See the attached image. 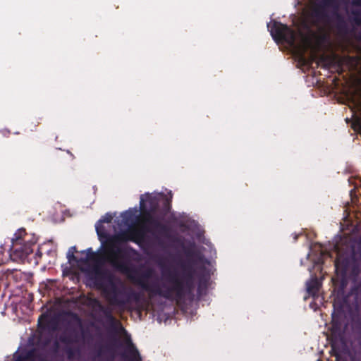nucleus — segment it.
Instances as JSON below:
<instances>
[{
  "mask_svg": "<svg viewBox=\"0 0 361 361\" xmlns=\"http://www.w3.org/2000/svg\"><path fill=\"white\" fill-rule=\"evenodd\" d=\"M130 241L128 231L119 235L109 238L100 252V256L105 259L114 268L125 274L134 283L140 286L150 295H159L168 300L174 299L177 303L183 301L186 296L192 295L194 289L195 271L190 263L181 264L183 271L180 274L176 271H162V275L166 282L171 284L167 286L163 284L161 288L156 282L148 283L147 280L153 274V271L148 269L141 274L130 262L131 253L136 254V250L130 247H121L119 243Z\"/></svg>",
  "mask_w": 361,
  "mask_h": 361,
  "instance_id": "nucleus-1",
  "label": "nucleus"
},
{
  "mask_svg": "<svg viewBox=\"0 0 361 361\" xmlns=\"http://www.w3.org/2000/svg\"><path fill=\"white\" fill-rule=\"evenodd\" d=\"M37 242V237L34 233H27L23 228L18 229L11 240V258L15 262H23L29 255L32 253L33 247Z\"/></svg>",
  "mask_w": 361,
  "mask_h": 361,
  "instance_id": "nucleus-2",
  "label": "nucleus"
},
{
  "mask_svg": "<svg viewBox=\"0 0 361 361\" xmlns=\"http://www.w3.org/2000/svg\"><path fill=\"white\" fill-rule=\"evenodd\" d=\"M90 279L93 281L94 286L102 290L108 300L109 297L114 293H123V291L118 290V288L114 283V275L108 270L94 267Z\"/></svg>",
  "mask_w": 361,
  "mask_h": 361,
  "instance_id": "nucleus-3",
  "label": "nucleus"
},
{
  "mask_svg": "<svg viewBox=\"0 0 361 361\" xmlns=\"http://www.w3.org/2000/svg\"><path fill=\"white\" fill-rule=\"evenodd\" d=\"M268 29L276 42L283 41L290 46H294L296 42L295 32L286 24L274 20L272 24L268 23Z\"/></svg>",
  "mask_w": 361,
  "mask_h": 361,
  "instance_id": "nucleus-4",
  "label": "nucleus"
},
{
  "mask_svg": "<svg viewBox=\"0 0 361 361\" xmlns=\"http://www.w3.org/2000/svg\"><path fill=\"white\" fill-rule=\"evenodd\" d=\"M118 290L123 291V293H114L109 297V302L111 305L123 309L131 301L138 302L140 300V294L134 290L126 292L124 289L119 288Z\"/></svg>",
  "mask_w": 361,
  "mask_h": 361,
  "instance_id": "nucleus-5",
  "label": "nucleus"
},
{
  "mask_svg": "<svg viewBox=\"0 0 361 361\" xmlns=\"http://www.w3.org/2000/svg\"><path fill=\"white\" fill-rule=\"evenodd\" d=\"M335 3L336 0H322L312 7L311 17L314 19V24L319 23H328L329 22L326 8L332 6Z\"/></svg>",
  "mask_w": 361,
  "mask_h": 361,
  "instance_id": "nucleus-6",
  "label": "nucleus"
},
{
  "mask_svg": "<svg viewBox=\"0 0 361 361\" xmlns=\"http://www.w3.org/2000/svg\"><path fill=\"white\" fill-rule=\"evenodd\" d=\"M140 209L141 214L139 219V223L145 231L151 232L152 231L150 228H148V225L154 220L155 218L154 214L157 212L147 210V204L145 203L144 195L140 196Z\"/></svg>",
  "mask_w": 361,
  "mask_h": 361,
  "instance_id": "nucleus-7",
  "label": "nucleus"
},
{
  "mask_svg": "<svg viewBox=\"0 0 361 361\" xmlns=\"http://www.w3.org/2000/svg\"><path fill=\"white\" fill-rule=\"evenodd\" d=\"M41 360L40 353L36 348L30 350L23 349L16 352L13 355L12 361H37Z\"/></svg>",
  "mask_w": 361,
  "mask_h": 361,
  "instance_id": "nucleus-8",
  "label": "nucleus"
},
{
  "mask_svg": "<svg viewBox=\"0 0 361 361\" xmlns=\"http://www.w3.org/2000/svg\"><path fill=\"white\" fill-rule=\"evenodd\" d=\"M92 303L94 308H97L100 312L103 313L104 317L109 322L111 326L114 327L118 324L121 325V323L118 322L117 319L114 317L112 310L109 307L104 306L97 298L92 299Z\"/></svg>",
  "mask_w": 361,
  "mask_h": 361,
  "instance_id": "nucleus-9",
  "label": "nucleus"
},
{
  "mask_svg": "<svg viewBox=\"0 0 361 361\" xmlns=\"http://www.w3.org/2000/svg\"><path fill=\"white\" fill-rule=\"evenodd\" d=\"M121 357L125 361H142L139 351L130 339L128 340L127 353H122Z\"/></svg>",
  "mask_w": 361,
  "mask_h": 361,
  "instance_id": "nucleus-10",
  "label": "nucleus"
},
{
  "mask_svg": "<svg viewBox=\"0 0 361 361\" xmlns=\"http://www.w3.org/2000/svg\"><path fill=\"white\" fill-rule=\"evenodd\" d=\"M354 260V253H353L350 257H343L339 255L335 260V267L336 269L340 270L343 274H345L348 271L352 262Z\"/></svg>",
  "mask_w": 361,
  "mask_h": 361,
  "instance_id": "nucleus-11",
  "label": "nucleus"
},
{
  "mask_svg": "<svg viewBox=\"0 0 361 361\" xmlns=\"http://www.w3.org/2000/svg\"><path fill=\"white\" fill-rule=\"evenodd\" d=\"M127 231L130 235V242L140 244L144 241L146 231L142 227L140 228L129 227Z\"/></svg>",
  "mask_w": 361,
  "mask_h": 361,
  "instance_id": "nucleus-12",
  "label": "nucleus"
},
{
  "mask_svg": "<svg viewBox=\"0 0 361 361\" xmlns=\"http://www.w3.org/2000/svg\"><path fill=\"white\" fill-rule=\"evenodd\" d=\"M59 339L61 343L67 345L77 343L79 341L78 336L74 330H71L69 332H63L60 335Z\"/></svg>",
  "mask_w": 361,
  "mask_h": 361,
  "instance_id": "nucleus-13",
  "label": "nucleus"
},
{
  "mask_svg": "<svg viewBox=\"0 0 361 361\" xmlns=\"http://www.w3.org/2000/svg\"><path fill=\"white\" fill-rule=\"evenodd\" d=\"M342 322L340 318L332 314V321L331 326V333L334 337H340L342 336Z\"/></svg>",
  "mask_w": 361,
  "mask_h": 361,
  "instance_id": "nucleus-14",
  "label": "nucleus"
},
{
  "mask_svg": "<svg viewBox=\"0 0 361 361\" xmlns=\"http://www.w3.org/2000/svg\"><path fill=\"white\" fill-rule=\"evenodd\" d=\"M144 195L145 203L147 204V210L157 212L159 209V200L156 196L149 194Z\"/></svg>",
  "mask_w": 361,
  "mask_h": 361,
  "instance_id": "nucleus-15",
  "label": "nucleus"
},
{
  "mask_svg": "<svg viewBox=\"0 0 361 361\" xmlns=\"http://www.w3.org/2000/svg\"><path fill=\"white\" fill-rule=\"evenodd\" d=\"M321 283L317 278L312 279L307 283V291L313 298L318 296Z\"/></svg>",
  "mask_w": 361,
  "mask_h": 361,
  "instance_id": "nucleus-16",
  "label": "nucleus"
},
{
  "mask_svg": "<svg viewBox=\"0 0 361 361\" xmlns=\"http://www.w3.org/2000/svg\"><path fill=\"white\" fill-rule=\"evenodd\" d=\"M336 24L335 27L338 32L344 33L347 32L348 25L344 17L338 12L335 13Z\"/></svg>",
  "mask_w": 361,
  "mask_h": 361,
  "instance_id": "nucleus-17",
  "label": "nucleus"
},
{
  "mask_svg": "<svg viewBox=\"0 0 361 361\" xmlns=\"http://www.w3.org/2000/svg\"><path fill=\"white\" fill-rule=\"evenodd\" d=\"M106 353L111 354V357L112 358L114 357V352L111 345H104V346H100L97 350V357H102V355H104Z\"/></svg>",
  "mask_w": 361,
  "mask_h": 361,
  "instance_id": "nucleus-18",
  "label": "nucleus"
},
{
  "mask_svg": "<svg viewBox=\"0 0 361 361\" xmlns=\"http://www.w3.org/2000/svg\"><path fill=\"white\" fill-rule=\"evenodd\" d=\"M207 289V279L201 278L199 281L197 293L199 296L202 295Z\"/></svg>",
  "mask_w": 361,
  "mask_h": 361,
  "instance_id": "nucleus-19",
  "label": "nucleus"
},
{
  "mask_svg": "<svg viewBox=\"0 0 361 361\" xmlns=\"http://www.w3.org/2000/svg\"><path fill=\"white\" fill-rule=\"evenodd\" d=\"M185 254L188 257L194 258L197 261H202L203 255L200 253V252L195 250L188 249L185 250Z\"/></svg>",
  "mask_w": 361,
  "mask_h": 361,
  "instance_id": "nucleus-20",
  "label": "nucleus"
},
{
  "mask_svg": "<svg viewBox=\"0 0 361 361\" xmlns=\"http://www.w3.org/2000/svg\"><path fill=\"white\" fill-rule=\"evenodd\" d=\"M157 231L159 234H161V235H164L165 237H167V238L169 237L170 228H169V227L167 225H166V224H164L163 223L161 224L160 227L157 229Z\"/></svg>",
  "mask_w": 361,
  "mask_h": 361,
  "instance_id": "nucleus-21",
  "label": "nucleus"
},
{
  "mask_svg": "<svg viewBox=\"0 0 361 361\" xmlns=\"http://www.w3.org/2000/svg\"><path fill=\"white\" fill-rule=\"evenodd\" d=\"M162 204L164 213L167 214L171 209V200L169 198L165 197L163 200Z\"/></svg>",
  "mask_w": 361,
  "mask_h": 361,
  "instance_id": "nucleus-22",
  "label": "nucleus"
},
{
  "mask_svg": "<svg viewBox=\"0 0 361 361\" xmlns=\"http://www.w3.org/2000/svg\"><path fill=\"white\" fill-rule=\"evenodd\" d=\"M353 21L358 25H361V13L359 11H352Z\"/></svg>",
  "mask_w": 361,
  "mask_h": 361,
  "instance_id": "nucleus-23",
  "label": "nucleus"
},
{
  "mask_svg": "<svg viewBox=\"0 0 361 361\" xmlns=\"http://www.w3.org/2000/svg\"><path fill=\"white\" fill-rule=\"evenodd\" d=\"M65 352L68 359H72L75 355L76 350L71 346H67L65 349Z\"/></svg>",
  "mask_w": 361,
  "mask_h": 361,
  "instance_id": "nucleus-24",
  "label": "nucleus"
},
{
  "mask_svg": "<svg viewBox=\"0 0 361 361\" xmlns=\"http://www.w3.org/2000/svg\"><path fill=\"white\" fill-rule=\"evenodd\" d=\"M113 219V216L111 214H106L99 221L100 223H111Z\"/></svg>",
  "mask_w": 361,
  "mask_h": 361,
  "instance_id": "nucleus-25",
  "label": "nucleus"
},
{
  "mask_svg": "<svg viewBox=\"0 0 361 361\" xmlns=\"http://www.w3.org/2000/svg\"><path fill=\"white\" fill-rule=\"evenodd\" d=\"M161 224L162 223L159 219H157V218H154V220L152 221V223H149V224L148 225V228H149V226H151L152 228H153L154 230L157 231V229L160 227Z\"/></svg>",
  "mask_w": 361,
  "mask_h": 361,
  "instance_id": "nucleus-26",
  "label": "nucleus"
},
{
  "mask_svg": "<svg viewBox=\"0 0 361 361\" xmlns=\"http://www.w3.org/2000/svg\"><path fill=\"white\" fill-rule=\"evenodd\" d=\"M97 254L92 250V248L87 250V259L94 260L96 259Z\"/></svg>",
  "mask_w": 361,
  "mask_h": 361,
  "instance_id": "nucleus-27",
  "label": "nucleus"
},
{
  "mask_svg": "<svg viewBox=\"0 0 361 361\" xmlns=\"http://www.w3.org/2000/svg\"><path fill=\"white\" fill-rule=\"evenodd\" d=\"M72 317L76 322V323L78 325V326L80 328H82V320L80 318V317L77 314L73 313V314H72Z\"/></svg>",
  "mask_w": 361,
  "mask_h": 361,
  "instance_id": "nucleus-28",
  "label": "nucleus"
},
{
  "mask_svg": "<svg viewBox=\"0 0 361 361\" xmlns=\"http://www.w3.org/2000/svg\"><path fill=\"white\" fill-rule=\"evenodd\" d=\"M353 293L355 294L361 293V279L360 281L353 288Z\"/></svg>",
  "mask_w": 361,
  "mask_h": 361,
  "instance_id": "nucleus-29",
  "label": "nucleus"
},
{
  "mask_svg": "<svg viewBox=\"0 0 361 361\" xmlns=\"http://www.w3.org/2000/svg\"><path fill=\"white\" fill-rule=\"evenodd\" d=\"M331 355L336 357V361L341 360V356L340 353L338 351L335 350L334 348L332 349V353H331Z\"/></svg>",
  "mask_w": 361,
  "mask_h": 361,
  "instance_id": "nucleus-30",
  "label": "nucleus"
},
{
  "mask_svg": "<svg viewBox=\"0 0 361 361\" xmlns=\"http://www.w3.org/2000/svg\"><path fill=\"white\" fill-rule=\"evenodd\" d=\"M123 220L128 223L131 217H132V214L130 212H126L123 215Z\"/></svg>",
  "mask_w": 361,
  "mask_h": 361,
  "instance_id": "nucleus-31",
  "label": "nucleus"
},
{
  "mask_svg": "<svg viewBox=\"0 0 361 361\" xmlns=\"http://www.w3.org/2000/svg\"><path fill=\"white\" fill-rule=\"evenodd\" d=\"M304 42L307 45V46H310V44H311V41H310V39L309 37H304Z\"/></svg>",
  "mask_w": 361,
  "mask_h": 361,
  "instance_id": "nucleus-32",
  "label": "nucleus"
},
{
  "mask_svg": "<svg viewBox=\"0 0 361 361\" xmlns=\"http://www.w3.org/2000/svg\"><path fill=\"white\" fill-rule=\"evenodd\" d=\"M82 338L84 341H85L87 338V332L83 329H82Z\"/></svg>",
  "mask_w": 361,
  "mask_h": 361,
  "instance_id": "nucleus-33",
  "label": "nucleus"
},
{
  "mask_svg": "<svg viewBox=\"0 0 361 361\" xmlns=\"http://www.w3.org/2000/svg\"><path fill=\"white\" fill-rule=\"evenodd\" d=\"M353 3L356 6H361V0H353Z\"/></svg>",
  "mask_w": 361,
  "mask_h": 361,
  "instance_id": "nucleus-34",
  "label": "nucleus"
},
{
  "mask_svg": "<svg viewBox=\"0 0 361 361\" xmlns=\"http://www.w3.org/2000/svg\"><path fill=\"white\" fill-rule=\"evenodd\" d=\"M353 274L357 275L358 274V268L354 267L352 271Z\"/></svg>",
  "mask_w": 361,
  "mask_h": 361,
  "instance_id": "nucleus-35",
  "label": "nucleus"
},
{
  "mask_svg": "<svg viewBox=\"0 0 361 361\" xmlns=\"http://www.w3.org/2000/svg\"><path fill=\"white\" fill-rule=\"evenodd\" d=\"M68 258L69 260H71V259H75V256L72 253L71 255H70L69 253L68 254Z\"/></svg>",
  "mask_w": 361,
  "mask_h": 361,
  "instance_id": "nucleus-36",
  "label": "nucleus"
},
{
  "mask_svg": "<svg viewBox=\"0 0 361 361\" xmlns=\"http://www.w3.org/2000/svg\"><path fill=\"white\" fill-rule=\"evenodd\" d=\"M96 230H97V234L100 235L99 228L98 226H96Z\"/></svg>",
  "mask_w": 361,
  "mask_h": 361,
  "instance_id": "nucleus-37",
  "label": "nucleus"
},
{
  "mask_svg": "<svg viewBox=\"0 0 361 361\" xmlns=\"http://www.w3.org/2000/svg\"><path fill=\"white\" fill-rule=\"evenodd\" d=\"M324 60H325L324 56H321V58H320V61H324Z\"/></svg>",
  "mask_w": 361,
  "mask_h": 361,
  "instance_id": "nucleus-38",
  "label": "nucleus"
},
{
  "mask_svg": "<svg viewBox=\"0 0 361 361\" xmlns=\"http://www.w3.org/2000/svg\"><path fill=\"white\" fill-rule=\"evenodd\" d=\"M178 238H175V239L173 240V241H175V242H176V241H178Z\"/></svg>",
  "mask_w": 361,
  "mask_h": 361,
  "instance_id": "nucleus-39",
  "label": "nucleus"
},
{
  "mask_svg": "<svg viewBox=\"0 0 361 361\" xmlns=\"http://www.w3.org/2000/svg\"><path fill=\"white\" fill-rule=\"evenodd\" d=\"M317 361H321V360L319 359V360H317Z\"/></svg>",
  "mask_w": 361,
  "mask_h": 361,
  "instance_id": "nucleus-40",
  "label": "nucleus"
}]
</instances>
